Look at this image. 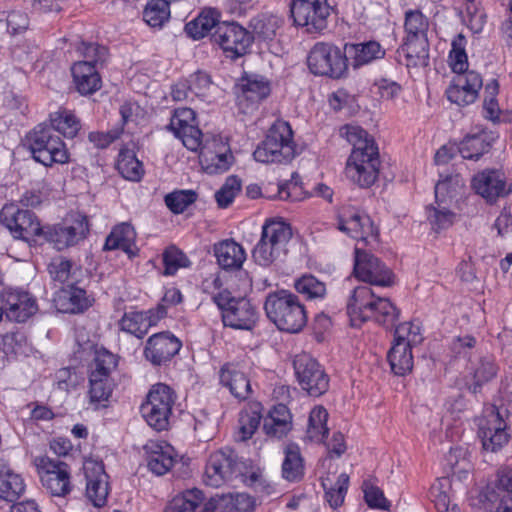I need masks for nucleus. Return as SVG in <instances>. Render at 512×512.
Returning a JSON list of instances; mask_svg holds the SVG:
<instances>
[{
  "instance_id": "nucleus-1",
  "label": "nucleus",
  "mask_w": 512,
  "mask_h": 512,
  "mask_svg": "<svg viewBox=\"0 0 512 512\" xmlns=\"http://www.w3.org/2000/svg\"><path fill=\"white\" fill-rule=\"evenodd\" d=\"M347 141L353 146L346 165V176L362 188L372 186L379 172V152L374 139L359 126L344 128Z\"/></svg>"
},
{
  "instance_id": "nucleus-2",
  "label": "nucleus",
  "mask_w": 512,
  "mask_h": 512,
  "mask_svg": "<svg viewBox=\"0 0 512 512\" xmlns=\"http://www.w3.org/2000/svg\"><path fill=\"white\" fill-rule=\"evenodd\" d=\"M203 480L206 485L214 488L234 482H241L255 489L264 487L260 471L251 469L230 448L220 449L210 454Z\"/></svg>"
},
{
  "instance_id": "nucleus-3",
  "label": "nucleus",
  "mask_w": 512,
  "mask_h": 512,
  "mask_svg": "<svg viewBox=\"0 0 512 512\" xmlns=\"http://www.w3.org/2000/svg\"><path fill=\"white\" fill-rule=\"evenodd\" d=\"M347 311L354 327L373 320L385 329H393L400 315V310L390 299L377 296L367 285L353 290L347 303Z\"/></svg>"
},
{
  "instance_id": "nucleus-4",
  "label": "nucleus",
  "mask_w": 512,
  "mask_h": 512,
  "mask_svg": "<svg viewBox=\"0 0 512 512\" xmlns=\"http://www.w3.org/2000/svg\"><path fill=\"white\" fill-rule=\"evenodd\" d=\"M264 310L268 319L284 332L298 333L307 323V313L298 296L289 290L267 294Z\"/></svg>"
},
{
  "instance_id": "nucleus-5",
  "label": "nucleus",
  "mask_w": 512,
  "mask_h": 512,
  "mask_svg": "<svg viewBox=\"0 0 512 512\" xmlns=\"http://www.w3.org/2000/svg\"><path fill=\"white\" fill-rule=\"evenodd\" d=\"M292 237L291 227L284 221L267 220L262 226L261 237L252 251L254 261L268 267L280 260L287 252Z\"/></svg>"
},
{
  "instance_id": "nucleus-6",
  "label": "nucleus",
  "mask_w": 512,
  "mask_h": 512,
  "mask_svg": "<svg viewBox=\"0 0 512 512\" xmlns=\"http://www.w3.org/2000/svg\"><path fill=\"white\" fill-rule=\"evenodd\" d=\"M295 154L293 131L288 122L278 120L269 129L266 138L257 146L253 156L261 163L290 161Z\"/></svg>"
},
{
  "instance_id": "nucleus-7",
  "label": "nucleus",
  "mask_w": 512,
  "mask_h": 512,
  "mask_svg": "<svg viewBox=\"0 0 512 512\" xmlns=\"http://www.w3.org/2000/svg\"><path fill=\"white\" fill-rule=\"evenodd\" d=\"M168 128L177 138L181 139L183 145L187 149L193 152L200 150L201 157L205 161H211V164L207 166V170H209V172L223 173L229 169L233 158L232 154L219 153L209 157L207 146L203 142V134L196 123L178 118H171Z\"/></svg>"
},
{
  "instance_id": "nucleus-8",
  "label": "nucleus",
  "mask_w": 512,
  "mask_h": 512,
  "mask_svg": "<svg viewBox=\"0 0 512 512\" xmlns=\"http://www.w3.org/2000/svg\"><path fill=\"white\" fill-rule=\"evenodd\" d=\"M28 145L36 162L46 167L65 164L69 153L61 137L46 124L37 125L28 136Z\"/></svg>"
},
{
  "instance_id": "nucleus-9",
  "label": "nucleus",
  "mask_w": 512,
  "mask_h": 512,
  "mask_svg": "<svg viewBox=\"0 0 512 512\" xmlns=\"http://www.w3.org/2000/svg\"><path fill=\"white\" fill-rule=\"evenodd\" d=\"M213 301L221 310L224 326L235 330H252L259 318L257 308L245 297H233L228 290L213 295Z\"/></svg>"
},
{
  "instance_id": "nucleus-10",
  "label": "nucleus",
  "mask_w": 512,
  "mask_h": 512,
  "mask_svg": "<svg viewBox=\"0 0 512 512\" xmlns=\"http://www.w3.org/2000/svg\"><path fill=\"white\" fill-rule=\"evenodd\" d=\"M507 416L506 409L494 405L484 409L478 422V436L485 451L495 453L509 442V427L505 419Z\"/></svg>"
},
{
  "instance_id": "nucleus-11",
  "label": "nucleus",
  "mask_w": 512,
  "mask_h": 512,
  "mask_svg": "<svg viewBox=\"0 0 512 512\" xmlns=\"http://www.w3.org/2000/svg\"><path fill=\"white\" fill-rule=\"evenodd\" d=\"M174 402V392L168 385L155 384L148 393L146 402L141 406L142 416L150 427L163 431L168 427Z\"/></svg>"
},
{
  "instance_id": "nucleus-12",
  "label": "nucleus",
  "mask_w": 512,
  "mask_h": 512,
  "mask_svg": "<svg viewBox=\"0 0 512 512\" xmlns=\"http://www.w3.org/2000/svg\"><path fill=\"white\" fill-rule=\"evenodd\" d=\"M308 67L315 75L339 78L347 69V58L330 43H316L307 58Z\"/></svg>"
},
{
  "instance_id": "nucleus-13",
  "label": "nucleus",
  "mask_w": 512,
  "mask_h": 512,
  "mask_svg": "<svg viewBox=\"0 0 512 512\" xmlns=\"http://www.w3.org/2000/svg\"><path fill=\"white\" fill-rule=\"evenodd\" d=\"M0 222L15 239L29 242L35 236L44 235V229L35 213L27 209H20L14 204H6L1 209Z\"/></svg>"
},
{
  "instance_id": "nucleus-14",
  "label": "nucleus",
  "mask_w": 512,
  "mask_h": 512,
  "mask_svg": "<svg viewBox=\"0 0 512 512\" xmlns=\"http://www.w3.org/2000/svg\"><path fill=\"white\" fill-rule=\"evenodd\" d=\"M211 41L224 52L226 57L237 59L247 53L253 37L240 24L224 21L211 33Z\"/></svg>"
},
{
  "instance_id": "nucleus-15",
  "label": "nucleus",
  "mask_w": 512,
  "mask_h": 512,
  "mask_svg": "<svg viewBox=\"0 0 512 512\" xmlns=\"http://www.w3.org/2000/svg\"><path fill=\"white\" fill-rule=\"evenodd\" d=\"M290 14L296 26L308 33L319 32L327 27L330 6L327 0H291Z\"/></svg>"
},
{
  "instance_id": "nucleus-16",
  "label": "nucleus",
  "mask_w": 512,
  "mask_h": 512,
  "mask_svg": "<svg viewBox=\"0 0 512 512\" xmlns=\"http://www.w3.org/2000/svg\"><path fill=\"white\" fill-rule=\"evenodd\" d=\"M299 385L310 396L319 397L329 387V378L321 365L310 355H297L293 362Z\"/></svg>"
},
{
  "instance_id": "nucleus-17",
  "label": "nucleus",
  "mask_w": 512,
  "mask_h": 512,
  "mask_svg": "<svg viewBox=\"0 0 512 512\" xmlns=\"http://www.w3.org/2000/svg\"><path fill=\"white\" fill-rule=\"evenodd\" d=\"M0 311L10 321L26 322L38 311L36 298L22 289L5 288L0 292Z\"/></svg>"
},
{
  "instance_id": "nucleus-18",
  "label": "nucleus",
  "mask_w": 512,
  "mask_h": 512,
  "mask_svg": "<svg viewBox=\"0 0 512 512\" xmlns=\"http://www.w3.org/2000/svg\"><path fill=\"white\" fill-rule=\"evenodd\" d=\"M337 227L340 231L357 240L358 244L370 245L377 243L378 230L371 218L355 208L342 209L338 215Z\"/></svg>"
},
{
  "instance_id": "nucleus-19",
  "label": "nucleus",
  "mask_w": 512,
  "mask_h": 512,
  "mask_svg": "<svg viewBox=\"0 0 512 512\" xmlns=\"http://www.w3.org/2000/svg\"><path fill=\"white\" fill-rule=\"evenodd\" d=\"M354 273L359 280L370 285L388 287L393 284L391 270L358 245L355 247Z\"/></svg>"
},
{
  "instance_id": "nucleus-20",
  "label": "nucleus",
  "mask_w": 512,
  "mask_h": 512,
  "mask_svg": "<svg viewBox=\"0 0 512 512\" xmlns=\"http://www.w3.org/2000/svg\"><path fill=\"white\" fill-rule=\"evenodd\" d=\"M41 482L53 496L64 497L71 490L69 466L49 457L36 459Z\"/></svg>"
},
{
  "instance_id": "nucleus-21",
  "label": "nucleus",
  "mask_w": 512,
  "mask_h": 512,
  "mask_svg": "<svg viewBox=\"0 0 512 512\" xmlns=\"http://www.w3.org/2000/svg\"><path fill=\"white\" fill-rule=\"evenodd\" d=\"M88 231V218L85 215L77 214L72 217L70 222L55 225L44 231V237L53 243L55 248L62 250L83 240Z\"/></svg>"
},
{
  "instance_id": "nucleus-22",
  "label": "nucleus",
  "mask_w": 512,
  "mask_h": 512,
  "mask_svg": "<svg viewBox=\"0 0 512 512\" xmlns=\"http://www.w3.org/2000/svg\"><path fill=\"white\" fill-rule=\"evenodd\" d=\"M458 183V176H449L443 180H439L435 185V204L428 208L427 219L436 232L447 229L454 223L455 214L451 212L444 204L447 198L452 197L450 184Z\"/></svg>"
},
{
  "instance_id": "nucleus-23",
  "label": "nucleus",
  "mask_w": 512,
  "mask_h": 512,
  "mask_svg": "<svg viewBox=\"0 0 512 512\" xmlns=\"http://www.w3.org/2000/svg\"><path fill=\"white\" fill-rule=\"evenodd\" d=\"M498 370V365L489 355L470 358L465 369V387L474 395L482 393L483 388L496 378Z\"/></svg>"
},
{
  "instance_id": "nucleus-24",
  "label": "nucleus",
  "mask_w": 512,
  "mask_h": 512,
  "mask_svg": "<svg viewBox=\"0 0 512 512\" xmlns=\"http://www.w3.org/2000/svg\"><path fill=\"white\" fill-rule=\"evenodd\" d=\"M483 86L481 75L473 70L456 75L446 90L450 102L458 106H467L476 101Z\"/></svg>"
},
{
  "instance_id": "nucleus-25",
  "label": "nucleus",
  "mask_w": 512,
  "mask_h": 512,
  "mask_svg": "<svg viewBox=\"0 0 512 512\" xmlns=\"http://www.w3.org/2000/svg\"><path fill=\"white\" fill-rule=\"evenodd\" d=\"M86 478V497L96 507L106 504L109 494V476L102 462L87 460L83 466Z\"/></svg>"
},
{
  "instance_id": "nucleus-26",
  "label": "nucleus",
  "mask_w": 512,
  "mask_h": 512,
  "mask_svg": "<svg viewBox=\"0 0 512 512\" xmlns=\"http://www.w3.org/2000/svg\"><path fill=\"white\" fill-rule=\"evenodd\" d=\"M181 341L169 332L156 333L148 338L144 356L154 366L170 361L181 349Z\"/></svg>"
},
{
  "instance_id": "nucleus-27",
  "label": "nucleus",
  "mask_w": 512,
  "mask_h": 512,
  "mask_svg": "<svg viewBox=\"0 0 512 512\" xmlns=\"http://www.w3.org/2000/svg\"><path fill=\"white\" fill-rule=\"evenodd\" d=\"M472 187L491 203L510 192L505 173L499 169H485L477 173L472 179Z\"/></svg>"
},
{
  "instance_id": "nucleus-28",
  "label": "nucleus",
  "mask_w": 512,
  "mask_h": 512,
  "mask_svg": "<svg viewBox=\"0 0 512 512\" xmlns=\"http://www.w3.org/2000/svg\"><path fill=\"white\" fill-rule=\"evenodd\" d=\"M163 305H158L156 309H150L148 311H131L126 312L120 322V328L122 331L127 332L138 339H142L149 331L152 326L166 316Z\"/></svg>"
},
{
  "instance_id": "nucleus-29",
  "label": "nucleus",
  "mask_w": 512,
  "mask_h": 512,
  "mask_svg": "<svg viewBox=\"0 0 512 512\" xmlns=\"http://www.w3.org/2000/svg\"><path fill=\"white\" fill-rule=\"evenodd\" d=\"M270 92V83L264 77L248 76L242 80L241 92L237 96L238 105L244 113L253 111Z\"/></svg>"
},
{
  "instance_id": "nucleus-30",
  "label": "nucleus",
  "mask_w": 512,
  "mask_h": 512,
  "mask_svg": "<svg viewBox=\"0 0 512 512\" xmlns=\"http://www.w3.org/2000/svg\"><path fill=\"white\" fill-rule=\"evenodd\" d=\"M144 451L148 469L157 476L166 474L175 463L174 449L167 443L149 441Z\"/></svg>"
},
{
  "instance_id": "nucleus-31",
  "label": "nucleus",
  "mask_w": 512,
  "mask_h": 512,
  "mask_svg": "<svg viewBox=\"0 0 512 512\" xmlns=\"http://www.w3.org/2000/svg\"><path fill=\"white\" fill-rule=\"evenodd\" d=\"M55 306L62 313H80L91 306V299L82 288L71 284L62 287L54 299Z\"/></svg>"
},
{
  "instance_id": "nucleus-32",
  "label": "nucleus",
  "mask_w": 512,
  "mask_h": 512,
  "mask_svg": "<svg viewBox=\"0 0 512 512\" xmlns=\"http://www.w3.org/2000/svg\"><path fill=\"white\" fill-rule=\"evenodd\" d=\"M220 382L239 400H245L251 393V383L237 364H225L220 370Z\"/></svg>"
},
{
  "instance_id": "nucleus-33",
  "label": "nucleus",
  "mask_w": 512,
  "mask_h": 512,
  "mask_svg": "<svg viewBox=\"0 0 512 512\" xmlns=\"http://www.w3.org/2000/svg\"><path fill=\"white\" fill-rule=\"evenodd\" d=\"M399 61L407 67H426L429 65L428 38H406L397 50Z\"/></svg>"
},
{
  "instance_id": "nucleus-34",
  "label": "nucleus",
  "mask_w": 512,
  "mask_h": 512,
  "mask_svg": "<svg viewBox=\"0 0 512 512\" xmlns=\"http://www.w3.org/2000/svg\"><path fill=\"white\" fill-rule=\"evenodd\" d=\"M136 232L129 223H121L116 225L107 236L104 250L120 249L124 251L129 258H133L138 254V248L135 244Z\"/></svg>"
},
{
  "instance_id": "nucleus-35",
  "label": "nucleus",
  "mask_w": 512,
  "mask_h": 512,
  "mask_svg": "<svg viewBox=\"0 0 512 512\" xmlns=\"http://www.w3.org/2000/svg\"><path fill=\"white\" fill-rule=\"evenodd\" d=\"M213 251L218 264L226 270L239 269L246 260L244 248L233 239L216 243Z\"/></svg>"
},
{
  "instance_id": "nucleus-36",
  "label": "nucleus",
  "mask_w": 512,
  "mask_h": 512,
  "mask_svg": "<svg viewBox=\"0 0 512 512\" xmlns=\"http://www.w3.org/2000/svg\"><path fill=\"white\" fill-rule=\"evenodd\" d=\"M71 71L76 89L80 94H93L101 87V78L96 66L89 62H76Z\"/></svg>"
},
{
  "instance_id": "nucleus-37",
  "label": "nucleus",
  "mask_w": 512,
  "mask_h": 512,
  "mask_svg": "<svg viewBox=\"0 0 512 512\" xmlns=\"http://www.w3.org/2000/svg\"><path fill=\"white\" fill-rule=\"evenodd\" d=\"M221 14L215 8L203 9L196 18L185 25V32L188 37L199 40L211 33L212 29L217 30Z\"/></svg>"
},
{
  "instance_id": "nucleus-38",
  "label": "nucleus",
  "mask_w": 512,
  "mask_h": 512,
  "mask_svg": "<svg viewBox=\"0 0 512 512\" xmlns=\"http://www.w3.org/2000/svg\"><path fill=\"white\" fill-rule=\"evenodd\" d=\"M263 430L273 438L281 439L291 430V415L288 408L279 404L264 418Z\"/></svg>"
},
{
  "instance_id": "nucleus-39",
  "label": "nucleus",
  "mask_w": 512,
  "mask_h": 512,
  "mask_svg": "<svg viewBox=\"0 0 512 512\" xmlns=\"http://www.w3.org/2000/svg\"><path fill=\"white\" fill-rule=\"evenodd\" d=\"M494 140L495 137L486 132L468 135L461 141L458 150L464 159L478 160L489 151Z\"/></svg>"
},
{
  "instance_id": "nucleus-40",
  "label": "nucleus",
  "mask_w": 512,
  "mask_h": 512,
  "mask_svg": "<svg viewBox=\"0 0 512 512\" xmlns=\"http://www.w3.org/2000/svg\"><path fill=\"white\" fill-rule=\"evenodd\" d=\"M48 272L54 282L68 286L79 281L81 269L76 267L71 260L59 256L52 259L48 265Z\"/></svg>"
},
{
  "instance_id": "nucleus-41",
  "label": "nucleus",
  "mask_w": 512,
  "mask_h": 512,
  "mask_svg": "<svg viewBox=\"0 0 512 512\" xmlns=\"http://www.w3.org/2000/svg\"><path fill=\"white\" fill-rule=\"evenodd\" d=\"M411 349L412 347L403 342H393L387 358L395 375L405 376L412 371L414 362Z\"/></svg>"
},
{
  "instance_id": "nucleus-42",
  "label": "nucleus",
  "mask_w": 512,
  "mask_h": 512,
  "mask_svg": "<svg viewBox=\"0 0 512 512\" xmlns=\"http://www.w3.org/2000/svg\"><path fill=\"white\" fill-rule=\"evenodd\" d=\"M25 491L22 477L9 467H0V498L8 501H16Z\"/></svg>"
},
{
  "instance_id": "nucleus-43",
  "label": "nucleus",
  "mask_w": 512,
  "mask_h": 512,
  "mask_svg": "<svg viewBox=\"0 0 512 512\" xmlns=\"http://www.w3.org/2000/svg\"><path fill=\"white\" fill-rule=\"evenodd\" d=\"M112 390L111 377H101L99 374L89 375V403L94 409L107 406Z\"/></svg>"
},
{
  "instance_id": "nucleus-44",
  "label": "nucleus",
  "mask_w": 512,
  "mask_h": 512,
  "mask_svg": "<svg viewBox=\"0 0 512 512\" xmlns=\"http://www.w3.org/2000/svg\"><path fill=\"white\" fill-rule=\"evenodd\" d=\"M345 49L353 57L354 67L381 59L385 55V51L376 41L346 45Z\"/></svg>"
},
{
  "instance_id": "nucleus-45",
  "label": "nucleus",
  "mask_w": 512,
  "mask_h": 512,
  "mask_svg": "<svg viewBox=\"0 0 512 512\" xmlns=\"http://www.w3.org/2000/svg\"><path fill=\"white\" fill-rule=\"evenodd\" d=\"M204 502V494L197 488L187 489L173 497L164 512H193Z\"/></svg>"
},
{
  "instance_id": "nucleus-46",
  "label": "nucleus",
  "mask_w": 512,
  "mask_h": 512,
  "mask_svg": "<svg viewBox=\"0 0 512 512\" xmlns=\"http://www.w3.org/2000/svg\"><path fill=\"white\" fill-rule=\"evenodd\" d=\"M348 485L349 476L346 473H341L335 482L329 476L322 478L325 498L331 508L336 509L343 504Z\"/></svg>"
},
{
  "instance_id": "nucleus-47",
  "label": "nucleus",
  "mask_w": 512,
  "mask_h": 512,
  "mask_svg": "<svg viewBox=\"0 0 512 512\" xmlns=\"http://www.w3.org/2000/svg\"><path fill=\"white\" fill-rule=\"evenodd\" d=\"M116 167L122 177L130 181L138 182L144 175L142 163L137 159L135 153L129 149L120 151Z\"/></svg>"
},
{
  "instance_id": "nucleus-48",
  "label": "nucleus",
  "mask_w": 512,
  "mask_h": 512,
  "mask_svg": "<svg viewBox=\"0 0 512 512\" xmlns=\"http://www.w3.org/2000/svg\"><path fill=\"white\" fill-rule=\"evenodd\" d=\"M282 475L288 481H296L303 476L304 466L298 445L291 443L285 447Z\"/></svg>"
},
{
  "instance_id": "nucleus-49",
  "label": "nucleus",
  "mask_w": 512,
  "mask_h": 512,
  "mask_svg": "<svg viewBox=\"0 0 512 512\" xmlns=\"http://www.w3.org/2000/svg\"><path fill=\"white\" fill-rule=\"evenodd\" d=\"M51 125L55 133H60L64 137L73 138L80 130V122L75 115L68 110L57 111L50 115Z\"/></svg>"
},
{
  "instance_id": "nucleus-50",
  "label": "nucleus",
  "mask_w": 512,
  "mask_h": 512,
  "mask_svg": "<svg viewBox=\"0 0 512 512\" xmlns=\"http://www.w3.org/2000/svg\"><path fill=\"white\" fill-rule=\"evenodd\" d=\"M458 15L473 33H480L486 23V14L476 0H466L465 9L458 10Z\"/></svg>"
},
{
  "instance_id": "nucleus-51",
  "label": "nucleus",
  "mask_w": 512,
  "mask_h": 512,
  "mask_svg": "<svg viewBox=\"0 0 512 512\" xmlns=\"http://www.w3.org/2000/svg\"><path fill=\"white\" fill-rule=\"evenodd\" d=\"M328 412L322 406L314 407L309 415L307 436L312 441L321 442L328 435L327 428Z\"/></svg>"
},
{
  "instance_id": "nucleus-52",
  "label": "nucleus",
  "mask_w": 512,
  "mask_h": 512,
  "mask_svg": "<svg viewBox=\"0 0 512 512\" xmlns=\"http://www.w3.org/2000/svg\"><path fill=\"white\" fill-rule=\"evenodd\" d=\"M168 0H150L143 11V19L151 27H162L170 18Z\"/></svg>"
},
{
  "instance_id": "nucleus-53",
  "label": "nucleus",
  "mask_w": 512,
  "mask_h": 512,
  "mask_svg": "<svg viewBox=\"0 0 512 512\" xmlns=\"http://www.w3.org/2000/svg\"><path fill=\"white\" fill-rule=\"evenodd\" d=\"M296 291L309 300L321 299L326 294V285L311 274L303 275L294 283Z\"/></svg>"
},
{
  "instance_id": "nucleus-54",
  "label": "nucleus",
  "mask_w": 512,
  "mask_h": 512,
  "mask_svg": "<svg viewBox=\"0 0 512 512\" xmlns=\"http://www.w3.org/2000/svg\"><path fill=\"white\" fill-rule=\"evenodd\" d=\"M117 365L116 355L104 348L98 349L95 352L89 375L99 374L101 377H111L110 375Z\"/></svg>"
},
{
  "instance_id": "nucleus-55",
  "label": "nucleus",
  "mask_w": 512,
  "mask_h": 512,
  "mask_svg": "<svg viewBox=\"0 0 512 512\" xmlns=\"http://www.w3.org/2000/svg\"><path fill=\"white\" fill-rule=\"evenodd\" d=\"M261 414L258 411H243L239 415V427L235 434L237 441H246L250 439L261 422Z\"/></svg>"
},
{
  "instance_id": "nucleus-56",
  "label": "nucleus",
  "mask_w": 512,
  "mask_h": 512,
  "mask_svg": "<svg viewBox=\"0 0 512 512\" xmlns=\"http://www.w3.org/2000/svg\"><path fill=\"white\" fill-rule=\"evenodd\" d=\"M428 26L427 18L420 11H409L406 13V38H427Z\"/></svg>"
},
{
  "instance_id": "nucleus-57",
  "label": "nucleus",
  "mask_w": 512,
  "mask_h": 512,
  "mask_svg": "<svg viewBox=\"0 0 512 512\" xmlns=\"http://www.w3.org/2000/svg\"><path fill=\"white\" fill-rule=\"evenodd\" d=\"M254 499L245 493L228 495L221 500V512H252Z\"/></svg>"
},
{
  "instance_id": "nucleus-58",
  "label": "nucleus",
  "mask_w": 512,
  "mask_h": 512,
  "mask_svg": "<svg viewBox=\"0 0 512 512\" xmlns=\"http://www.w3.org/2000/svg\"><path fill=\"white\" fill-rule=\"evenodd\" d=\"M197 194L193 190H177L165 196L166 206L175 214H180L193 204Z\"/></svg>"
},
{
  "instance_id": "nucleus-59",
  "label": "nucleus",
  "mask_w": 512,
  "mask_h": 512,
  "mask_svg": "<svg viewBox=\"0 0 512 512\" xmlns=\"http://www.w3.org/2000/svg\"><path fill=\"white\" fill-rule=\"evenodd\" d=\"M420 327L413 322H404L394 326V342H403L413 347L422 342Z\"/></svg>"
},
{
  "instance_id": "nucleus-60",
  "label": "nucleus",
  "mask_w": 512,
  "mask_h": 512,
  "mask_svg": "<svg viewBox=\"0 0 512 512\" xmlns=\"http://www.w3.org/2000/svg\"><path fill=\"white\" fill-rule=\"evenodd\" d=\"M164 274L174 275L179 268L188 267L190 262L186 255L174 246L167 248L163 253Z\"/></svg>"
},
{
  "instance_id": "nucleus-61",
  "label": "nucleus",
  "mask_w": 512,
  "mask_h": 512,
  "mask_svg": "<svg viewBox=\"0 0 512 512\" xmlns=\"http://www.w3.org/2000/svg\"><path fill=\"white\" fill-rule=\"evenodd\" d=\"M77 52L84 58L81 62H89L96 66L106 60L108 50L105 46L97 43L81 41L77 46Z\"/></svg>"
},
{
  "instance_id": "nucleus-62",
  "label": "nucleus",
  "mask_w": 512,
  "mask_h": 512,
  "mask_svg": "<svg viewBox=\"0 0 512 512\" xmlns=\"http://www.w3.org/2000/svg\"><path fill=\"white\" fill-rule=\"evenodd\" d=\"M241 190V181L236 176H229L223 186L215 193L220 208H227Z\"/></svg>"
},
{
  "instance_id": "nucleus-63",
  "label": "nucleus",
  "mask_w": 512,
  "mask_h": 512,
  "mask_svg": "<svg viewBox=\"0 0 512 512\" xmlns=\"http://www.w3.org/2000/svg\"><path fill=\"white\" fill-rule=\"evenodd\" d=\"M284 20L276 15L265 16L255 25L256 34L264 40H272L283 26Z\"/></svg>"
},
{
  "instance_id": "nucleus-64",
  "label": "nucleus",
  "mask_w": 512,
  "mask_h": 512,
  "mask_svg": "<svg viewBox=\"0 0 512 512\" xmlns=\"http://www.w3.org/2000/svg\"><path fill=\"white\" fill-rule=\"evenodd\" d=\"M363 492L365 501L369 507L381 510L389 509L390 503L385 498L383 491L379 487L369 482H364Z\"/></svg>"
}]
</instances>
